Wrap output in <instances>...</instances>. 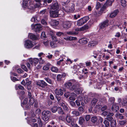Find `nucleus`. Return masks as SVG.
Masks as SVG:
<instances>
[{
  "label": "nucleus",
  "mask_w": 127,
  "mask_h": 127,
  "mask_svg": "<svg viewBox=\"0 0 127 127\" xmlns=\"http://www.w3.org/2000/svg\"><path fill=\"white\" fill-rule=\"evenodd\" d=\"M64 86L66 88L71 90L73 91L78 87V83L75 80H71L65 83Z\"/></svg>",
  "instance_id": "nucleus-1"
},
{
  "label": "nucleus",
  "mask_w": 127,
  "mask_h": 127,
  "mask_svg": "<svg viewBox=\"0 0 127 127\" xmlns=\"http://www.w3.org/2000/svg\"><path fill=\"white\" fill-rule=\"evenodd\" d=\"M36 85L41 88V89L44 91H47V84L43 80H40L37 81L36 83Z\"/></svg>",
  "instance_id": "nucleus-2"
},
{
  "label": "nucleus",
  "mask_w": 127,
  "mask_h": 127,
  "mask_svg": "<svg viewBox=\"0 0 127 127\" xmlns=\"http://www.w3.org/2000/svg\"><path fill=\"white\" fill-rule=\"evenodd\" d=\"M41 5L40 3H37L35 5L31 4L28 6L27 11L31 13H32L34 12V9L35 8L40 7Z\"/></svg>",
  "instance_id": "nucleus-3"
},
{
  "label": "nucleus",
  "mask_w": 127,
  "mask_h": 127,
  "mask_svg": "<svg viewBox=\"0 0 127 127\" xmlns=\"http://www.w3.org/2000/svg\"><path fill=\"white\" fill-rule=\"evenodd\" d=\"M89 18L88 16H86L81 18L77 22V25L81 26L84 24L89 20Z\"/></svg>",
  "instance_id": "nucleus-4"
},
{
  "label": "nucleus",
  "mask_w": 127,
  "mask_h": 127,
  "mask_svg": "<svg viewBox=\"0 0 127 127\" xmlns=\"http://www.w3.org/2000/svg\"><path fill=\"white\" fill-rule=\"evenodd\" d=\"M51 112L48 111H44L42 113V119L44 121H47L49 119V116H50Z\"/></svg>",
  "instance_id": "nucleus-5"
},
{
  "label": "nucleus",
  "mask_w": 127,
  "mask_h": 127,
  "mask_svg": "<svg viewBox=\"0 0 127 127\" xmlns=\"http://www.w3.org/2000/svg\"><path fill=\"white\" fill-rule=\"evenodd\" d=\"M32 28L35 32L39 31L42 30V26L40 24H36L34 25L32 24L31 25Z\"/></svg>",
  "instance_id": "nucleus-6"
},
{
  "label": "nucleus",
  "mask_w": 127,
  "mask_h": 127,
  "mask_svg": "<svg viewBox=\"0 0 127 127\" xmlns=\"http://www.w3.org/2000/svg\"><path fill=\"white\" fill-rule=\"evenodd\" d=\"M28 60L32 66H35L36 64L38 63L39 61V59L36 58H30L28 59Z\"/></svg>",
  "instance_id": "nucleus-7"
},
{
  "label": "nucleus",
  "mask_w": 127,
  "mask_h": 127,
  "mask_svg": "<svg viewBox=\"0 0 127 127\" xmlns=\"http://www.w3.org/2000/svg\"><path fill=\"white\" fill-rule=\"evenodd\" d=\"M34 46L32 42L29 40H27L25 41L24 44L25 47V48L29 49L32 47Z\"/></svg>",
  "instance_id": "nucleus-8"
},
{
  "label": "nucleus",
  "mask_w": 127,
  "mask_h": 127,
  "mask_svg": "<svg viewBox=\"0 0 127 127\" xmlns=\"http://www.w3.org/2000/svg\"><path fill=\"white\" fill-rule=\"evenodd\" d=\"M51 6V10H53L58 11L59 6L58 3L57 1L53 2Z\"/></svg>",
  "instance_id": "nucleus-9"
},
{
  "label": "nucleus",
  "mask_w": 127,
  "mask_h": 127,
  "mask_svg": "<svg viewBox=\"0 0 127 127\" xmlns=\"http://www.w3.org/2000/svg\"><path fill=\"white\" fill-rule=\"evenodd\" d=\"M109 20H106L103 22L99 24V27L100 29H103L108 26Z\"/></svg>",
  "instance_id": "nucleus-10"
},
{
  "label": "nucleus",
  "mask_w": 127,
  "mask_h": 127,
  "mask_svg": "<svg viewBox=\"0 0 127 127\" xmlns=\"http://www.w3.org/2000/svg\"><path fill=\"white\" fill-rule=\"evenodd\" d=\"M50 13V17H51L55 18L59 16L58 11L51 10Z\"/></svg>",
  "instance_id": "nucleus-11"
},
{
  "label": "nucleus",
  "mask_w": 127,
  "mask_h": 127,
  "mask_svg": "<svg viewBox=\"0 0 127 127\" xmlns=\"http://www.w3.org/2000/svg\"><path fill=\"white\" fill-rule=\"evenodd\" d=\"M72 22L70 21L64 22L63 23V27L65 29H67L70 28Z\"/></svg>",
  "instance_id": "nucleus-12"
},
{
  "label": "nucleus",
  "mask_w": 127,
  "mask_h": 127,
  "mask_svg": "<svg viewBox=\"0 0 127 127\" xmlns=\"http://www.w3.org/2000/svg\"><path fill=\"white\" fill-rule=\"evenodd\" d=\"M119 13V10L118 9H116L110 13L109 17L111 18H114L117 16Z\"/></svg>",
  "instance_id": "nucleus-13"
},
{
  "label": "nucleus",
  "mask_w": 127,
  "mask_h": 127,
  "mask_svg": "<svg viewBox=\"0 0 127 127\" xmlns=\"http://www.w3.org/2000/svg\"><path fill=\"white\" fill-rule=\"evenodd\" d=\"M119 107L117 104L114 103L112 106L111 109L114 112H116L119 109Z\"/></svg>",
  "instance_id": "nucleus-14"
},
{
  "label": "nucleus",
  "mask_w": 127,
  "mask_h": 127,
  "mask_svg": "<svg viewBox=\"0 0 127 127\" xmlns=\"http://www.w3.org/2000/svg\"><path fill=\"white\" fill-rule=\"evenodd\" d=\"M91 121L95 125L97 124L98 123V117L96 116H93L91 118Z\"/></svg>",
  "instance_id": "nucleus-15"
},
{
  "label": "nucleus",
  "mask_w": 127,
  "mask_h": 127,
  "mask_svg": "<svg viewBox=\"0 0 127 127\" xmlns=\"http://www.w3.org/2000/svg\"><path fill=\"white\" fill-rule=\"evenodd\" d=\"M18 94L19 95L20 99H23L24 98V92L23 91H18Z\"/></svg>",
  "instance_id": "nucleus-16"
},
{
  "label": "nucleus",
  "mask_w": 127,
  "mask_h": 127,
  "mask_svg": "<svg viewBox=\"0 0 127 127\" xmlns=\"http://www.w3.org/2000/svg\"><path fill=\"white\" fill-rule=\"evenodd\" d=\"M39 17V16L38 15L34 16L32 18L31 21L33 22L37 23L40 20Z\"/></svg>",
  "instance_id": "nucleus-17"
},
{
  "label": "nucleus",
  "mask_w": 127,
  "mask_h": 127,
  "mask_svg": "<svg viewBox=\"0 0 127 127\" xmlns=\"http://www.w3.org/2000/svg\"><path fill=\"white\" fill-rule=\"evenodd\" d=\"M71 114L73 117H76L80 115L79 112L76 110H73L71 112Z\"/></svg>",
  "instance_id": "nucleus-18"
},
{
  "label": "nucleus",
  "mask_w": 127,
  "mask_h": 127,
  "mask_svg": "<svg viewBox=\"0 0 127 127\" xmlns=\"http://www.w3.org/2000/svg\"><path fill=\"white\" fill-rule=\"evenodd\" d=\"M28 37L33 40H37L38 39L37 36L32 33H29Z\"/></svg>",
  "instance_id": "nucleus-19"
},
{
  "label": "nucleus",
  "mask_w": 127,
  "mask_h": 127,
  "mask_svg": "<svg viewBox=\"0 0 127 127\" xmlns=\"http://www.w3.org/2000/svg\"><path fill=\"white\" fill-rule=\"evenodd\" d=\"M89 28V26L87 25H85L82 27L79 28H77L75 29L76 31H84L88 29Z\"/></svg>",
  "instance_id": "nucleus-20"
},
{
  "label": "nucleus",
  "mask_w": 127,
  "mask_h": 127,
  "mask_svg": "<svg viewBox=\"0 0 127 127\" xmlns=\"http://www.w3.org/2000/svg\"><path fill=\"white\" fill-rule=\"evenodd\" d=\"M55 94L57 95H63V90L61 89H55Z\"/></svg>",
  "instance_id": "nucleus-21"
},
{
  "label": "nucleus",
  "mask_w": 127,
  "mask_h": 127,
  "mask_svg": "<svg viewBox=\"0 0 127 127\" xmlns=\"http://www.w3.org/2000/svg\"><path fill=\"white\" fill-rule=\"evenodd\" d=\"M51 65L49 63H47L44 65L43 67V69L44 70H48L49 69Z\"/></svg>",
  "instance_id": "nucleus-22"
},
{
  "label": "nucleus",
  "mask_w": 127,
  "mask_h": 127,
  "mask_svg": "<svg viewBox=\"0 0 127 127\" xmlns=\"http://www.w3.org/2000/svg\"><path fill=\"white\" fill-rule=\"evenodd\" d=\"M97 44V42L95 41H92L89 43L88 46L90 47H92L95 46Z\"/></svg>",
  "instance_id": "nucleus-23"
},
{
  "label": "nucleus",
  "mask_w": 127,
  "mask_h": 127,
  "mask_svg": "<svg viewBox=\"0 0 127 127\" xmlns=\"http://www.w3.org/2000/svg\"><path fill=\"white\" fill-rule=\"evenodd\" d=\"M57 41H51L50 42V46L53 48H55L57 47V44L56 42Z\"/></svg>",
  "instance_id": "nucleus-24"
},
{
  "label": "nucleus",
  "mask_w": 127,
  "mask_h": 127,
  "mask_svg": "<svg viewBox=\"0 0 127 127\" xmlns=\"http://www.w3.org/2000/svg\"><path fill=\"white\" fill-rule=\"evenodd\" d=\"M47 20V16H45L44 18L43 19H42L41 21V24L44 25H46L47 24L46 21Z\"/></svg>",
  "instance_id": "nucleus-25"
},
{
  "label": "nucleus",
  "mask_w": 127,
  "mask_h": 127,
  "mask_svg": "<svg viewBox=\"0 0 127 127\" xmlns=\"http://www.w3.org/2000/svg\"><path fill=\"white\" fill-rule=\"evenodd\" d=\"M64 39L66 40L71 41L76 39V38L75 37L72 36H66L64 38Z\"/></svg>",
  "instance_id": "nucleus-26"
},
{
  "label": "nucleus",
  "mask_w": 127,
  "mask_h": 127,
  "mask_svg": "<svg viewBox=\"0 0 127 127\" xmlns=\"http://www.w3.org/2000/svg\"><path fill=\"white\" fill-rule=\"evenodd\" d=\"M59 23V21H57L56 20H52L51 23L52 26H56L58 25Z\"/></svg>",
  "instance_id": "nucleus-27"
},
{
  "label": "nucleus",
  "mask_w": 127,
  "mask_h": 127,
  "mask_svg": "<svg viewBox=\"0 0 127 127\" xmlns=\"http://www.w3.org/2000/svg\"><path fill=\"white\" fill-rule=\"evenodd\" d=\"M79 42L83 44H86L88 42L87 39L86 38H83L79 40Z\"/></svg>",
  "instance_id": "nucleus-28"
},
{
  "label": "nucleus",
  "mask_w": 127,
  "mask_h": 127,
  "mask_svg": "<svg viewBox=\"0 0 127 127\" xmlns=\"http://www.w3.org/2000/svg\"><path fill=\"white\" fill-rule=\"evenodd\" d=\"M115 116L117 118L120 119H122L123 118L124 116L122 114L119 113H117Z\"/></svg>",
  "instance_id": "nucleus-29"
},
{
  "label": "nucleus",
  "mask_w": 127,
  "mask_h": 127,
  "mask_svg": "<svg viewBox=\"0 0 127 127\" xmlns=\"http://www.w3.org/2000/svg\"><path fill=\"white\" fill-rule=\"evenodd\" d=\"M83 99V98L81 96H79L78 98V99L76 100L75 102L78 106H79L80 105V103L79 102V101H81Z\"/></svg>",
  "instance_id": "nucleus-30"
},
{
  "label": "nucleus",
  "mask_w": 127,
  "mask_h": 127,
  "mask_svg": "<svg viewBox=\"0 0 127 127\" xmlns=\"http://www.w3.org/2000/svg\"><path fill=\"white\" fill-rule=\"evenodd\" d=\"M111 127H115L116 125V120H113L111 122Z\"/></svg>",
  "instance_id": "nucleus-31"
},
{
  "label": "nucleus",
  "mask_w": 127,
  "mask_h": 127,
  "mask_svg": "<svg viewBox=\"0 0 127 127\" xmlns=\"http://www.w3.org/2000/svg\"><path fill=\"white\" fill-rule=\"evenodd\" d=\"M84 118L82 117H80L79 119V124L81 125H82L84 122Z\"/></svg>",
  "instance_id": "nucleus-32"
},
{
  "label": "nucleus",
  "mask_w": 127,
  "mask_h": 127,
  "mask_svg": "<svg viewBox=\"0 0 127 127\" xmlns=\"http://www.w3.org/2000/svg\"><path fill=\"white\" fill-rule=\"evenodd\" d=\"M78 88V87L76 89L74 90V91L77 94H79L82 92L83 90L81 88Z\"/></svg>",
  "instance_id": "nucleus-33"
},
{
  "label": "nucleus",
  "mask_w": 127,
  "mask_h": 127,
  "mask_svg": "<svg viewBox=\"0 0 127 127\" xmlns=\"http://www.w3.org/2000/svg\"><path fill=\"white\" fill-rule=\"evenodd\" d=\"M97 101V99L95 98H93L91 102L92 106H94L96 104Z\"/></svg>",
  "instance_id": "nucleus-34"
},
{
  "label": "nucleus",
  "mask_w": 127,
  "mask_h": 127,
  "mask_svg": "<svg viewBox=\"0 0 127 127\" xmlns=\"http://www.w3.org/2000/svg\"><path fill=\"white\" fill-rule=\"evenodd\" d=\"M28 98H26L24 100L23 103L21 104V106L23 107L24 108L25 105L27 103L28 101Z\"/></svg>",
  "instance_id": "nucleus-35"
},
{
  "label": "nucleus",
  "mask_w": 127,
  "mask_h": 127,
  "mask_svg": "<svg viewBox=\"0 0 127 127\" xmlns=\"http://www.w3.org/2000/svg\"><path fill=\"white\" fill-rule=\"evenodd\" d=\"M114 1V0H107L106 3V5L109 6L111 5Z\"/></svg>",
  "instance_id": "nucleus-36"
},
{
  "label": "nucleus",
  "mask_w": 127,
  "mask_h": 127,
  "mask_svg": "<svg viewBox=\"0 0 127 127\" xmlns=\"http://www.w3.org/2000/svg\"><path fill=\"white\" fill-rule=\"evenodd\" d=\"M58 112L59 114L63 115L64 114V113L63 109L60 107H58Z\"/></svg>",
  "instance_id": "nucleus-37"
},
{
  "label": "nucleus",
  "mask_w": 127,
  "mask_h": 127,
  "mask_svg": "<svg viewBox=\"0 0 127 127\" xmlns=\"http://www.w3.org/2000/svg\"><path fill=\"white\" fill-rule=\"evenodd\" d=\"M52 71L53 72H57L58 71V69L56 67L53 66L51 68Z\"/></svg>",
  "instance_id": "nucleus-38"
},
{
  "label": "nucleus",
  "mask_w": 127,
  "mask_h": 127,
  "mask_svg": "<svg viewBox=\"0 0 127 127\" xmlns=\"http://www.w3.org/2000/svg\"><path fill=\"white\" fill-rule=\"evenodd\" d=\"M29 0H23V6L24 7L26 8L28 6V1Z\"/></svg>",
  "instance_id": "nucleus-39"
},
{
  "label": "nucleus",
  "mask_w": 127,
  "mask_h": 127,
  "mask_svg": "<svg viewBox=\"0 0 127 127\" xmlns=\"http://www.w3.org/2000/svg\"><path fill=\"white\" fill-rule=\"evenodd\" d=\"M58 108L57 106H54L51 108V110L53 113H55L58 110Z\"/></svg>",
  "instance_id": "nucleus-40"
},
{
  "label": "nucleus",
  "mask_w": 127,
  "mask_h": 127,
  "mask_svg": "<svg viewBox=\"0 0 127 127\" xmlns=\"http://www.w3.org/2000/svg\"><path fill=\"white\" fill-rule=\"evenodd\" d=\"M18 66L15 67V69L17 70V72L20 74H21L23 72V71L21 68H18Z\"/></svg>",
  "instance_id": "nucleus-41"
},
{
  "label": "nucleus",
  "mask_w": 127,
  "mask_h": 127,
  "mask_svg": "<svg viewBox=\"0 0 127 127\" xmlns=\"http://www.w3.org/2000/svg\"><path fill=\"white\" fill-rule=\"evenodd\" d=\"M119 123L120 125H123L127 124V121L126 120H121L119 121Z\"/></svg>",
  "instance_id": "nucleus-42"
},
{
  "label": "nucleus",
  "mask_w": 127,
  "mask_h": 127,
  "mask_svg": "<svg viewBox=\"0 0 127 127\" xmlns=\"http://www.w3.org/2000/svg\"><path fill=\"white\" fill-rule=\"evenodd\" d=\"M103 118H102L100 117H98V123H102L103 122Z\"/></svg>",
  "instance_id": "nucleus-43"
},
{
  "label": "nucleus",
  "mask_w": 127,
  "mask_h": 127,
  "mask_svg": "<svg viewBox=\"0 0 127 127\" xmlns=\"http://www.w3.org/2000/svg\"><path fill=\"white\" fill-rule=\"evenodd\" d=\"M72 118L69 116H67L66 117V120L68 123H70L72 120Z\"/></svg>",
  "instance_id": "nucleus-44"
},
{
  "label": "nucleus",
  "mask_w": 127,
  "mask_h": 127,
  "mask_svg": "<svg viewBox=\"0 0 127 127\" xmlns=\"http://www.w3.org/2000/svg\"><path fill=\"white\" fill-rule=\"evenodd\" d=\"M29 100V103L31 105H33L34 102V98L33 97L31 98Z\"/></svg>",
  "instance_id": "nucleus-45"
},
{
  "label": "nucleus",
  "mask_w": 127,
  "mask_h": 127,
  "mask_svg": "<svg viewBox=\"0 0 127 127\" xmlns=\"http://www.w3.org/2000/svg\"><path fill=\"white\" fill-rule=\"evenodd\" d=\"M103 123L105 124V127H109V123L107 120H105Z\"/></svg>",
  "instance_id": "nucleus-46"
},
{
  "label": "nucleus",
  "mask_w": 127,
  "mask_h": 127,
  "mask_svg": "<svg viewBox=\"0 0 127 127\" xmlns=\"http://www.w3.org/2000/svg\"><path fill=\"white\" fill-rule=\"evenodd\" d=\"M63 76L60 74H58L57 76V80L58 81H60L62 79Z\"/></svg>",
  "instance_id": "nucleus-47"
},
{
  "label": "nucleus",
  "mask_w": 127,
  "mask_h": 127,
  "mask_svg": "<svg viewBox=\"0 0 127 127\" xmlns=\"http://www.w3.org/2000/svg\"><path fill=\"white\" fill-rule=\"evenodd\" d=\"M16 89V90H17L18 87L19 89L21 90H23L24 89V87L21 85H19L18 86L17 85H16L15 86Z\"/></svg>",
  "instance_id": "nucleus-48"
},
{
  "label": "nucleus",
  "mask_w": 127,
  "mask_h": 127,
  "mask_svg": "<svg viewBox=\"0 0 127 127\" xmlns=\"http://www.w3.org/2000/svg\"><path fill=\"white\" fill-rule=\"evenodd\" d=\"M122 5L123 7H125L126 6V2L125 0H121Z\"/></svg>",
  "instance_id": "nucleus-49"
},
{
  "label": "nucleus",
  "mask_w": 127,
  "mask_h": 127,
  "mask_svg": "<svg viewBox=\"0 0 127 127\" xmlns=\"http://www.w3.org/2000/svg\"><path fill=\"white\" fill-rule=\"evenodd\" d=\"M45 80L48 83L50 84H52V80L48 78H44Z\"/></svg>",
  "instance_id": "nucleus-50"
},
{
  "label": "nucleus",
  "mask_w": 127,
  "mask_h": 127,
  "mask_svg": "<svg viewBox=\"0 0 127 127\" xmlns=\"http://www.w3.org/2000/svg\"><path fill=\"white\" fill-rule=\"evenodd\" d=\"M69 2V1L67 0L66 2L62 1L61 2L62 4L64 6H66Z\"/></svg>",
  "instance_id": "nucleus-51"
},
{
  "label": "nucleus",
  "mask_w": 127,
  "mask_h": 127,
  "mask_svg": "<svg viewBox=\"0 0 127 127\" xmlns=\"http://www.w3.org/2000/svg\"><path fill=\"white\" fill-rule=\"evenodd\" d=\"M28 62L27 63L26 65L27 67L29 68V69H30L31 67H32L33 66H31V65L29 62V60H28Z\"/></svg>",
  "instance_id": "nucleus-52"
},
{
  "label": "nucleus",
  "mask_w": 127,
  "mask_h": 127,
  "mask_svg": "<svg viewBox=\"0 0 127 127\" xmlns=\"http://www.w3.org/2000/svg\"><path fill=\"white\" fill-rule=\"evenodd\" d=\"M41 37L43 39H44L46 37V35L45 32H43L41 33Z\"/></svg>",
  "instance_id": "nucleus-53"
},
{
  "label": "nucleus",
  "mask_w": 127,
  "mask_h": 127,
  "mask_svg": "<svg viewBox=\"0 0 127 127\" xmlns=\"http://www.w3.org/2000/svg\"><path fill=\"white\" fill-rule=\"evenodd\" d=\"M115 98L114 97H111L109 98V101L111 103H113L114 102Z\"/></svg>",
  "instance_id": "nucleus-54"
},
{
  "label": "nucleus",
  "mask_w": 127,
  "mask_h": 127,
  "mask_svg": "<svg viewBox=\"0 0 127 127\" xmlns=\"http://www.w3.org/2000/svg\"><path fill=\"white\" fill-rule=\"evenodd\" d=\"M67 33L68 34H69L71 35H76L77 34L75 32H67Z\"/></svg>",
  "instance_id": "nucleus-55"
},
{
  "label": "nucleus",
  "mask_w": 127,
  "mask_h": 127,
  "mask_svg": "<svg viewBox=\"0 0 127 127\" xmlns=\"http://www.w3.org/2000/svg\"><path fill=\"white\" fill-rule=\"evenodd\" d=\"M21 67L25 71H28V70L26 66L24 65H21Z\"/></svg>",
  "instance_id": "nucleus-56"
},
{
  "label": "nucleus",
  "mask_w": 127,
  "mask_h": 127,
  "mask_svg": "<svg viewBox=\"0 0 127 127\" xmlns=\"http://www.w3.org/2000/svg\"><path fill=\"white\" fill-rule=\"evenodd\" d=\"M91 118L90 116L89 115H87L85 117V119L87 121L89 120Z\"/></svg>",
  "instance_id": "nucleus-57"
},
{
  "label": "nucleus",
  "mask_w": 127,
  "mask_h": 127,
  "mask_svg": "<svg viewBox=\"0 0 127 127\" xmlns=\"http://www.w3.org/2000/svg\"><path fill=\"white\" fill-rule=\"evenodd\" d=\"M52 39L53 40L52 41H57L58 39L56 36H52Z\"/></svg>",
  "instance_id": "nucleus-58"
},
{
  "label": "nucleus",
  "mask_w": 127,
  "mask_h": 127,
  "mask_svg": "<svg viewBox=\"0 0 127 127\" xmlns=\"http://www.w3.org/2000/svg\"><path fill=\"white\" fill-rule=\"evenodd\" d=\"M11 80L13 82H15L16 81H18V80L16 77H13L11 76L10 77Z\"/></svg>",
  "instance_id": "nucleus-59"
},
{
  "label": "nucleus",
  "mask_w": 127,
  "mask_h": 127,
  "mask_svg": "<svg viewBox=\"0 0 127 127\" xmlns=\"http://www.w3.org/2000/svg\"><path fill=\"white\" fill-rule=\"evenodd\" d=\"M56 34L58 36H60L62 35H63V33L62 32H56Z\"/></svg>",
  "instance_id": "nucleus-60"
},
{
  "label": "nucleus",
  "mask_w": 127,
  "mask_h": 127,
  "mask_svg": "<svg viewBox=\"0 0 127 127\" xmlns=\"http://www.w3.org/2000/svg\"><path fill=\"white\" fill-rule=\"evenodd\" d=\"M85 64L86 66H90L92 64V63L90 62L87 61L85 62Z\"/></svg>",
  "instance_id": "nucleus-61"
},
{
  "label": "nucleus",
  "mask_w": 127,
  "mask_h": 127,
  "mask_svg": "<svg viewBox=\"0 0 127 127\" xmlns=\"http://www.w3.org/2000/svg\"><path fill=\"white\" fill-rule=\"evenodd\" d=\"M100 6L101 5L100 3L99 2H97L96 5V9H98L100 7Z\"/></svg>",
  "instance_id": "nucleus-62"
},
{
  "label": "nucleus",
  "mask_w": 127,
  "mask_h": 127,
  "mask_svg": "<svg viewBox=\"0 0 127 127\" xmlns=\"http://www.w3.org/2000/svg\"><path fill=\"white\" fill-rule=\"evenodd\" d=\"M83 72L85 74H86L88 73V70L87 68H84L82 70Z\"/></svg>",
  "instance_id": "nucleus-63"
},
{
  "label": "nucleus",
  "mask_w": 127,
  "mask_h": 127,
  "mask_svg": "<svg viewBox=\"0 0 127 127\" xmlns=\"http://www.w3.org/2000/svg\"><path fill=\"white\" fill-rule=\"evenodd\" d=\"M30 125L32 127H38L37 124L36 123H31Z\"/></svg>",
  "instance_id": "nucleus-64"
}]
</instances>
